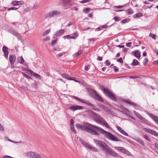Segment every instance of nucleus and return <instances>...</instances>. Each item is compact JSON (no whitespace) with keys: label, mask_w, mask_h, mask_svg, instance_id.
I'll list each match as a JSON object with an SVG mask.
<instances>
[{"label":"nucleus","mask_w":158,"mask_h":158,"mask_svg":"<svg viewBox=\"0 0 158 158\" xmlns=\"http://www.w3.org/2000/svg\"><path fill=\"white\" fill-rule=\"evenodd\" d=\"M90 9L88 8H86L84 9L83 12L85 13L86 14L88 13L89 12Z\"/></svg>","instance_id":"46"},{"label":"nucleus","mask_w":158,"mask_h":158,"mask_svg":"<svg viewBox=\"0 0 158 158\" xmlns=\"http://www.w3.org/2000/svg\"><path fill=\"white\" fill-rule=\"evenodd\" d=\"M16 57L15 55L12 54L9 57V60L10 63H15L16 60Z\"/></svg>","instance_id":"19"},{"label":"nucleus","mask_w":158,"mask_h":158,"mask_svg":"<svg viewBox=\"0 0 158 158\" xmlns=\"http://www.w3.org/2000/svg\"><path fill=\"white\" fill-rule=\"evenodd\" d=\"M143 130L147 132H148L154 135L158 136V134L155 131L147 128H143Z\"/></svg>","instance_id":"13"},{"label":"nucleus","mask_w":158,"mask_h":158,"mask_svg":"<svg viewBox=\"0 0 158 158\" xmlns=\"http://www.w3.org/2000/svg\"><path fill=\"white\" fill-rule=\"evenodd\" d=\"M139 119L142 121V122L143 123H146L148 122L147 120L142 116H141Z\"/></svg>","instance_id":"28"},{"label":"nucleus","mask_w":158,"mask_h":158,"mask_svg":"<svg viewBox=\"0 0 158 158\" xmlns=\"http://www.w3.org/2000/svg\"><path fill=\"white\" fill-rule=\"evenodd\" d=\"M11 4L13 6L18 5V1H12L11 3Z\"/></svg>","instance_id":"35"},{"label":"nucleus","mask_w":158,"mask_h":158,"mask_svg":"<svg viewBox=\"0 0 158 158\" xmlns=\"http://www.w3.org/2000/svg\"><path fill=\"white\" fill-rule=\"evenodd\" d=\"M0 130L4 131V129L1 124L0 123Z\"/></svg>","instance_id":"60"},{"label":"nucleus","mask_w":158,"mask_h":158,"mask_svg":"<svg viewBox=\"0 0 158 158\" xmlns=\"http://www.w3.org/2000/svg\"><path fill=\"white\" fill-rule=\"evenodd\" d=\"M90 126V124L87 122L84 123V125L80 124H76V127H77L86 131H87L88 127H89V126Z\"/></svg>","instance_id":"11"},{"label":"nucleus","mask_w":158,"mask_h":158,"mask_svg":"<svg viewBox=\"0 0 158 158\" xmlns=\"http://www.w3.org/2000/svg\"><path fill=\"white\" fill-rule=\"evenodd\" d=\"M50 39V37L49 36H47L45 39H44V41H47L49 40Z\"/></svg>","instance_id":"55"},{"label":"nucleus","mask_w":158,"mask_h":158,"mask_svg":"<svg viewBox=\"0 0 158 158\" xmlns=\"http://www.w3.org/2000/svg\"><path fill=\"white\" fill-rule=\"evenodd\" d=\"M62 2L66 5L68 4L69 2H71V0H62Z\"/></svg>","instance_id":"36"},{"label":"nucleus","mask_w":158,"mask_h":158,"mask_svg":"<svg viewBox=\"0 0 158 158\" xmlns=\"http://www.w3.org/2000/svg\"><path fill=\"white\" fill-rule=\"evenodd\" d=\"M90 94L92 95V97L101 102H103V99L97 93L96 91L93 89H91L90 91Z\"/></svg>","instance_id":"8"},{"label":"nucleus","mask_w":158,"mask_h":158,"mask_svg":"<svg viewBox=\"0 0 158 158\" xmlns=\"http://www.w3.org/2000/svg\"><path fill=\"white\" fill-rule=\"evenodd\" d=\"M127 13L128 15H131L133 13V11L132 9H129L126 10Z\"/></svg>","instance_id":"31"},{"label":"nucleus","mask_w":158,"mask_h":158,"mask_svg":"<svg viewBox=\"0 0 158 158\" xmlns=\"http://www.w3.org/2000/svg\"><path fill=\"white\" fill-rule=\"evenodd\" d=\"M8 31L13 34V35L15 36H17L18 35V33L12 28H10L8 30Z\"/></svg>","instance_id":"20"},{"label":"nucleus","mask_w":158,"mask_h":158,"mask_svg":"<svg viewBox=\"0 0 158 158\" xmlns=\"http://www.w3.org/2000/svg\"><path fill=\"white\" fill-rule=\"evenodd\" d=\"M134 113L139 118L142 116L135 111H134Z\"/></svg>","instance_id":"43"},{"label":"nucleus","mask_w":158,"mask_h":158,"mask_svg":"<svg viewBox=\"0 0 158 158\" xmlns=\"http://www.w3.org/2000/svg\"><path fill=\"white\" fill-rule=\"evenodd\" d=\"M120 132L123 134V135L126 136H128V134L126 133L124 130L123 129V130Z\"/></svg>","instance_id":"47"},{"label":"nucleus","mask_w":158,"mask_h":158,"mask_svg":"<svg viewBox=\"0 0 158 158\" xmlns=\"http://www.w3.org/2000/svg\"><path fill=\"white\" fill-rule=\"evenodd\" d=\"M105 152L109 153L113 157H117L118 156V154L109 147L106 150Z\"/></svg>","instance_id":"12"},{"label":"nucleus","mask_w":158,"mask_h":158,"mask_svg":"<svg viewBox=\"0 0 158 158\" xmlns=\"http://www.w3.org/2000/svg\"><path fill=\"white\" fill-rule=\"evenodd\" d=\"M148 61V60L147 58H145L144 61H143V63L144 65L147 64V63Z\"/></svg>","instance_id":"48"},{"label":"nucleus","mask_w":158,"mask_h":158,"mask_svg":"<svg viewBox=\"0 0 158 158\" xmlns=\"http://www.w3.org/2000/svg\"><path fill=\"white\" fill-rule=\"evenodd\" d=\"M26 71L28 72V73H30L31 75H33L36 78L39 79H40V77L39 74L34 72L33 71L29 69H27Z\"/></svg>","instance_id":"14"},{"label":"nucleus","mask_w":158,"mask_h":158,"mask_svg":"<svg viewBox=\"0 0 158 158\" xmlns=\"http://www.w3.org/2000/svg\"><path fill=\"white\" fill-rule=\"evenodd\" d=\"M143 16V14L141 13H138L134 15V18H136L139 17H141Z\"/></svg>","instance_id":"26"},{"label":"nucleus","mask_w":158,"mask_h":158,"mask_svg":"<svg viewBox=\"0 0 158 158\" xmlns=\"http://www.w3.org/2000/svg\"><path fill=\"white\" fill-rule=\"evenodd\" d=\"M65 32V31L64 29L60 30L56 32L55 35L57 37L63 35Z\"/></svg>","instance_id":"18"},{"label":"nucleus","mask_w":158,"mask_h":158,"mask_svg":"<svg viewBox=\"0 0 158 158\" xmlns=\"http://www.w3.org/2000/svg\"><path fill=\"white\" fill-rule=\"evenodd\" d=\"M156 123L158 124V117L155 116L153 119Z\"/></svg>","instance_id":"44"},{"label":"nucleus","mask_w":158,"mask_h":158,"mask_svg":"<svg viewBox=\"0 0 158 158\" xmlns=\"http://www.w3.org/2000/svg\"><path fill=\"white\" fill-rule=\"evenodd\" d=\"M65 53V52H61L57 55V56L58 57H60L62 56V55H63Z\"/></svg>","instance_id":"62"},{"label":"nucleus","mask_w":158,"mask_h":158,"mask_svg":"<svg viewBox=\"0 0 158 158\" xmlns=\"http://www.w3.org/2000/svg\"><path fill=\"white\" fill-rule=\"evenodd\" d=\"M79 34L77 32H76L73 34L72 39H75L78 36Z\"/></svg>","instance_id":"29"},{"label":"nucleus","mask_w":158,"mask_h":158,"mask_svg":"<svg viewBox=\"0 0 158 158\" xmlns=\"http://www.w3.org/2000/svg\"><path fill=\"white\" fill-rule=\"evenodd\" d=\"M149 36L152 39H153L155 40H156V35L153 34L151 33L149 34Z\"/></svg>","instance_id":"38"},{"label":"nucleus","mask_w":158,"mask_h":158,"mask_svg":"<svg viewBox=\"0 0 158 158\" xmlns=\"http://www.w3.org/2000/svg\"><path fill=\"white\" fill-rule=\"evenodd\" d=\"M125 102L129 104L132 106H137V105L134 102H131L129 100H126L125 101Z\"/></svg>","instance_id":"30"},{"label":"nucleus","mask_w":158,"mask_h":158,"mask_svg":"<svg viewBox=\"0 0 158 158\" xmlns=\"http://www.w3.org/2000/svg\"><path fill=\"white\" fill-rule=\"evenodd\" d=\"M73 98L74 99H76V100H77V101H79V102H81V101H82V99H80L79 98H78L77 97H76V96H73Z\"/></svg>","instance_id":"51"},{"label":"nucleus","mask_w":158,"mask_h":158,"mask_svg":"<svg viewBox=\"0 0 158 158\" xmlns=\"http://www.w3.org/2000/svg\"><path fill=\"white\" fill-rule=\"evenodd\" d=\"M81 102L85 103L90 106H94V105L93 104H92L90 102H89V101L85 100L82 99Z\"/></svg>","instance_id":"23"},{"label":"nucleus","mask_w":158,"mask_h":158,"mask_svg":"<svg viewBox=\"0 0 158 158\" xmlns=\"http://www.w3.org/2000/svg\"><path fill=\"white\" fill-rule=\"evenodd\" d=\"M131 54L133 55L137 59H139L140 57V52L138 51H133L131 52Z\"/></svg>","instance_id":"17"},{"label":"nucleus","mask_w":158,"mask_h":158,"mask_svg":"<svg viewBox=\"0 0 158 158\" xmlns=\"http://www.w3.org/2000/svg\"><path fill=\"white\" fill-rule=\"evenodd\" d=\"M18 9V8L15 7H13L11 8H9L8 9V10H16Z\"/></svg>","instance_id":"50"},{"label":"nucleus","mask_w":158,"mask_h":158,"mask_svg":"<svg viewBox=\"0 0 158 158\" xmlns=\"http://www.w3.org/2000/svg\"><path fill=\"white\" fill-rule=\"evenodd\" d=\"M114 148L115 149L118 150L123 153H124L126 152L125 149L121 147H114Z\"/></svg>","instance_id":"21"},{"label":"nucleus","mask_w":158,"mask_h":158,"mask_svg":"<svg viewBox=\"0 0 158 158\" xmlns=\"http://www.w3.org/2000/svg\"><path fill=\"white\" fill-rule=\"evenodd\" d=\"M72 36H71L70 35H68L64 37V39H72Z\"/></svg>","instance_id":"45"},{"label":"nucleus","mask_w":158,"mask_h":158,"mask_svg":"<svg viewBox=\"0 0 158 158\" xmlns=\"http://www.w3.org/2000/svg\"><path fill=\"white\" fill-rule=\"evenodd\" d=\"M26 156L28 158H42L39 153L32 151H30L27 152Z\"/></svg>","instance_id":"6"},{"label":"nucleus","mask_w":158,"mask_h":158,"mask_svg":"<svg viewBox=\"0 0 158 158\" xmlns=\"http://www.w3.org/2000/svg\"><path fill=\"white\" fill-rule=\"evenodd\" d=\"M57 41V40H53L52 42V45L53 46H54L56 44Z\"/></svg>","instance_id":"59"},{"label":"nucleus","mask_w":158,"mask_h":158,"mask_svg":"<svg viewBox=\"0 0 158 158\" xmlns=\"http://www.w3.org/2000/svg\"><path fill=\"white\" fill-rule=\"evenodd\" d=\"M62 76L63 77L69 80H74L69 75L66 74H62Z\"/></svg>","instance_id":"24"},{"label":"nucleus","mask_w":158,"mask_h":158,"mask_svg":"<svg viewBox=\"0 0 158 158\" xmlns=\"http://www.w3.org/2000/svg\"><path fill=\"white\" fill-rule=\"evenodd\" d=\"M103 92L106 95L108 96L113 101H116L117 99L114 94L110 92L108 89L106 88H103L102 89Z\"/></svg>","instance_id":"9"},{"label":"nucleus","mask_w":158,"mask_h":158,"mask_svg":"<svg viewBox=\"0 0 158 158\" xmlns=\"http://www.w3.org/2000/svg\"><path fill=\"white\" fill-rule=\"evenodd\" d=\"M8 48L5 46H4L2 48V51L4 52V55L5 57V58L6 59H8V55L9 54L8 52Z\"/></svg>","instance_id":"15"},{"label":"nucleus","mask_w":158,"mask_h":158,"mask_svg":"<svg viewBox=\"0 0 158 158\" xmlns=\"http://www.w3.org/2000/svg\"><path fill=\"white\" fill-rule=\"evenodd\" d=\"M90 125L91 126H89L90 127H88V129H87V130L86 131L89 133H91V134L93 135H99V133H98L92 129V128H94L99 131L101 133V130L103 129H102L100 128V127L98 126L94 125H92L91 124Z\"/></svg>","instance_id":"4"},{"label":"nucleus","mask_w":158,"mask_h":158,"mask_svg":"<svg viewBox=\"0 0 158 158\" xmlns=\"http://www.w3.org/2000/svg\"><path fill=\"white\" fill-rule=\"evenodd\" d=\"M60 12L58 10H55L51 11L45 15V18L46 19L50 18L53 17L58 16L60 15Z\"/></svg>","instance_id":"10"},{"label":"nucleus","mask_w":158,"mask_h":158,"mask_svg":"<svg viewBox=\"0 0 158 158\" xmlns=\"http://www.w3.org/2000/svg\"><path fill=\"white\" fill-rule=\"evenodd\" d=\"M22 73L24 77H26L28 79H31V78L29 75L26 74L25 73H24L22 72Z\"/></svg>","instance_id":"41"},{"label":"nucleus","mask_w":158,"mask_h":158,"mask_svg":"<svg viewBox=\"0 0 158 158\" xmlns=\"http://www.w3.org/2000/svg\"><path fill=\"white\" fill-rule=\"evenodd\" d=\"M69 109L72 111H75L78 110H81L83 109V107L82 106L78 105L72 106L69 107Z\"/></svg>","instance_id":"16"},{"label":"nucleus","mask_w":158,"mask_h":158,"mask_svg":"<svg viewBox=\"0 0 158 158\" xmlns=\"http://www.w3.org/2000/svg\"><path fill=\"white\" fill-rule=\"evenodd\" d=\"M93 141L96 145L99 147L101 150L105 152L109 148V146L104 142L100 140L94 139Z\"/></svg>","instance_id":"3"},{"label":"nucleus","mask_w":158,"mask_h":158,"mask_svg":"<svg viewBox=\"0 0 158 158\" xmlns=\"http://www.w3.org/2000/svg\"><path fill=\"white\" fill-rule=\"evenodd\" d=\"M136 141L143 145H144V142L141 139H138L137 140H136Z\"/></svg>","instance_id":"32"},{"label":"nucleus","mask_w":158,"mask_h":158,"mask_svg":"<svg viewBox=\"0 0 158 158\" xmlns=\"http://www.w3.org/2000/svg\"><path fill=\"white\" fill-rule=\"evenodd\" d=\"M114 19L115 20V21H119L121 20V19L120 18L117 16H115L114 18Z\"/></svg>","instance_id":"42"},{"label":"nucleus","mask_w":158,"mask_h":158,"mask_svg":"<svg viewBox=\"0 0 158 158\" xmlns=\"http://www.w3.org/2000/svg\"><path fill=\"white\" fill-rule=\"evenodd\" d=\"M114 70L115 72H116L118 70V68H117V67L114 66Z\"/></svg>","instance_id":"61"},{"label":"nucleus","mask_w":158,"mask_h":158,"mask_svg":"<svg viewBox=\"0 0 158 158\" xmlns=\"http://www.w3.org/2000/svg\"><path fill=\"white\" fill-rule=\"evenodd\" d=\"M21 88L22 89H23L24 90H27V91L28 90V89L27 87H26V86H22L21 87Z\"/></svg>","instance_id":"56"},{"label":"nucleus","mask_w":158,"mask_h":158,"mask_svg":"<svg viewBox=\"0 0 158 158\" xmlns=\"http://www.w3.org/2000/svg\"><path fill=\"white\" fill-rule=\"evenodd\" d=\"M132 43L131 42L127 43L126 44V46L127 47H131V45Z\"/></svg>","instance_id":"63"},{"label":"nucleus","mask_w":158,"mask_h":158,"mask_svg":"<svg viewBox=\"0 0 158 158\" xmlns=\"http://www.w3.org/2000/svg\"><path fill=\"white\" fill-rule=\"evenodd\" d=\"M117 61L120 63H123V58L121 57L119 58L118 60H117Z\"/></svg>","instance_id":"57"},{"label":"nucleus","mask_w":158,"mask_h":158,"mask_svg":"<svg viewBox=\"0 0 158 158\" xmlns=\"http://www.w3.org/2000/svg\"><path fill=\"white\" fill-rule=\"evenodd\" d=\"M17 60L19 63L21 64H23L25 61L24 60L22 56H19L18 57L17 59Z\"/></svg>","instance_id":"22"},{"label":"nucleus","mask_w":158,"mask_h":158,"mask_svg":"<svg viewBox=\"0 0 158 158\" xmlns=\"http://www.w3.org/2000/svg\"><path fill=\"white\" fill-rule=\"evenodd\" d=\"M90 94L92 95V97L101 102H103V99L97 93L96 91L93 89H91L90 91Z\"/></svg>","instance_id":"7"},{"label":"nucleus","mask_w":158,"mask_h":158,"mask_svg":"<svg viewBox=\"0 0 158 158\" xmlns=\"http://www.w3.org/2000/svg\"><path fill=\"white\" fill-rule=\"evenodd\" d=\"M147 113L148 115V116L150 118H151L152 119H153L156 116L149 113L147 112Z\"/></svg>","instance_id":"40"},{"label":"nucleus","mask_w":158,"mask_h":158,"mask_svg":"<svg viewBox=\"0 0 158 158\" xmlns=\"http://www.w3.org/2000/svg\"><path fill=\"white\" fill-rule=\"evenodd\" d=\"M101 133L104 134L106 138L111 140L114 141H121L117 137L110 132H107L103 129L101 130Z\"/></svg>","instance_id":"1"},{"label":"nucleus","mask_w":158,"mask_h":158,"mask_svg":"<svg viewBox=\"0 0 158 158\" xmlns=\"http://www.w3.org/2000/svg\"><path fill=\"white\" fill-rule=\"evenodd\" d=\"M144 138L149 142L151 141V138L147 135H144Z\"/></svg>","instance_id":"34"},{"label":"nucleus","mask_w":158,"mask_h":158,"mask_svg":"<svg viewBox=\"0 0 158 158\" xmlns=\"http://www.w3.org/2000/svg\"><path fill=\"white\" fill-rule=\"evenodd\" d=\"M90 68V66H89V65H88L86 66L85 67V71H87Z\"/></svg>","instance_id":"53"},{"label":"nucleus","mask_w":158,"mask_h":158,"mask_svg":"<svg viewBox=\"0 0 158 158\" xmlns=\"http://www.w3.org/2000/svg\"><path fill=\"white\" fill-rule=\"evenodd\" d=\"M129 78L130 79H135V78H140V77L139 76H130Z\"/></svg>","instance_id":"49"},{"label":"nucleus","mask_w":158,"mask_h":158,"mask_svg":"<svg viewBox=\"0 0 158 158\" xmlns=\"http://www.w3.org/2000/svg\"><path fill=\"white\" fill-rule=\"evenodd\" d=\"M130 21V19H125L122 20L121 21V23H124L129 22Z\"/></svg>","instance_id":"37"},{"label":"nucleus","mask_w":158,"mask_h":158,"mask_svg":"<svg viewBox=\"0 0 158 158\" xmlns=\"http://www.w3.org/2000/svg\"><path fill=\"white\" fill-rule=\"evenodd\" d=\"M79 141L83 145L89 149L95 152H98V150L96 148L88 144L85 142L83 141L81 138H79Z\"/></svg>","instance_id":"5"},{"label":"nucleus","mask_w":158,"mask_h":158,"mask_svg":"<svg viewBox=\"0 0 158 158\" xmlns=\"http://www.w3.org/2000/svg\"><path fill=\"white\" fill-rule=\"evenodd\" d=\"M2 158H15L9 156H4Z\"/></svg>","instance_id":"64"},{"label":"nucleus","mask_w":158,"mask_h":158,"mask_svg":"<svg viewBox=\"0 0 158 158\" xmlns=\"http://www.w3.org/2000/svg\"><path fill=\"white\" fill-rule=\"evenodd\" d=\"M18 5H21L23 4V1H18Z\"/></svg>","instance_id":"58"},{"label":"nucleus","mask_w":158,"mask_h":158,"mask_svg":"<svg viewBox=\"0 0 158 158\" xmlns=\"http://www.w3.org/2000/svg\"><path fill=\"white\" fill-rule=\"evenodd\" d=\"M90 1V0H83L81 1H80V2L81 3H85L88 2H89Z\"/></svg>","instance_id":"52"},{"label":"nucleus","mask_w":158,"mask_h":158,"mask_svg":"<svg viewBox=\"0 0 158 158\" xmlns=\"http://www.w3.org/2000/svg\"><path fill=\"white\" fill-rule=\"evenodd\" d=\"M50 31V29H48L46 30L44 32L43 34V36H45L47 35Z\"/></svg>","instance_id":"33"},{"label":"nucleus","mask_w":158,"mask_h":158,"mask_svg":"<svg viewBox=\"0 0 158 158\" xmlns=\"http://www.w3.org/2000/svg\"><path fill=\"white\" fill-rule=\"evenodd\" d=\"M94 120L97 123H99L102 126L109 128L110 126L107 122L102 117L97 115H95L94 116Z\"/></svg>","instance_id":"2"},{"label":"nucleus","mask_w":158,"mask_h":158,"mask_svg":"<svg viewBox=\"0 0 158 158\" xmlns=\"http://www.w3.org/2000/svg\"><path fill=\"white\" fill-rule=\"evenodd\" d=\"M71 130L72 131H73L75 133H76L77 132L75 130L74 126H71Z\"/></svg>","instance_id":"54"},{"label":"nucleus","mask_w":158,"mask_h":158,"mask_svg":"<svg viewBox=\"0 0 158 158\" xmlns=\"http://www.w3.org/2000/svg\"><path fill=\"white\" fill-rule=\"evenodd\" d=\"M139 63V62L136 59H134L131 64L133 66H136Z\"/></svg>","instance_id":"27"},{"label":"nucleus","mask_w":158,"mask_h":158,"mask_svg":"<svg viewBox=\"0 0 158 158\" xmlns=\"http://www.w3.org/2000/svg\"><path fill=\"white\" fill-rule=\"evenodd\" d=\"M147 113L148 115V116L150 118H151L152 119H153L156 116L149 113L147 112Z\"/></svg>","instance_id":"39"},{"label":"nucleus","mask_w":158,"mask_h":158,"mask_svg":"<svg viewBox=\"0 0 158 158\" xmlns=\"http://www.w3.org/2000/svg\"><path fill=\"white\" fill-rule=\"evenodd\" d=\"M82 51L81 50L77 52L73 55V56L74 57H77L79 56L82 53Z\"/></svg>","instance_id":"25"}]
</instances>
